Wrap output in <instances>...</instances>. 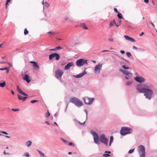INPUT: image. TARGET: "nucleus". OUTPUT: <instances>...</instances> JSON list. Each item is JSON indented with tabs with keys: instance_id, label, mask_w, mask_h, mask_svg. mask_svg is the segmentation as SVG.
Masks as SVG:
<instances>
[{
	"instance_id": "13",
	"label": "nucleus",
	"mask_w": 157,
	"mask_h": 157,
	"mask_svg": "<svg viewBox=\"0 0 157 157\" xmlns=\"http://www.w3.org/2000/svg\"><path fill=\"white\" fill-rule=\"evenodd\" d=\"M135 79L137 81L140 83H141L144 81V79L141 77L136 76L135 78Z\"/></svg>"
},
{
	"instance_id": "25",
	"label": "nucleus",
	"mask_w": 157,
	"mask_h": 157,
	"mask_svg": "<svg viewBox=\"0 0 157 157\" xmlns=\"http://www.w3.org/2000/svg\"><path fill=\"white\" fill-rule=\"evenodd\" d=\"M113 136H111L110 138V141L109 144V146H110L111 145V144L112 142H113Z\"/></svg>"
},
{
	"instance_id": "45",
	"label": "nucleus",
	"mask_w": 157,
	"mask_h": 157,
	"mask_svg": "<svg viewBox=\"0 0 157 157\" xmlns=\"http://www.w3.org/2000/svg\"><path fill=\"white\" fill-rule=\"evenodd\" d=\"M0 132L1 133H3V134H6V135L8 134V133H7L6 132H5V131H1Z\"/></svg>"
},
{
	"instance_id": "62",
	"label": "nucleus",
	"mask_w": 157,
	"mask_h": 157,
	"mask_svg": "<svg viewBox=\"0 0 157 157\" xmlns=\"http://www.w3.org/2000/svg\"><path fill=\"white\" fill-rule=\"evenodd\" d=\"M11 0H7L6 2L8 3H9L10 2Z\"/></svg>"
},
{
	"instance_id": "6",
	"label": "nucleus",
	"mask_w": 157,
	"mask_h": 157,
	"mask_svg": "<svg viewBox=\"0 0 157 157\" xmlns=\"http://www.w3.org/2000/svg\"><path fill=\"white\" fill-rule=\"evenodd\" d=\"M91 133L93 136L94 142L96 144H99V138L98 134L96 132H92Z\"/></svg>"
},
{
	"instance_id": "19",
	"label": "nucleus",
	"mask_w": 157,
	"mask_h": 157,
	"mask_svg": "<svg viewBox=\"0 0 157 157\" xmlns=\"http://www.w3.org/2000/svg\"><path fill=\"white\" fill-rule=\"evenodd\" d=\"M18 99L19 100H22L23 101H25V100L28 98L27 97H23L19 94L17 95Z\"/></svg>"
},
{
	"instance_id": "35",
	"label": "nucleus",
	"mask_w": 157,
	"mask_h": 157,
	"mask_svg": "<svg viewBox=\"0 0 157 157\" xmlns=\"http://www.w3.org/2000/svg\"><path fill=\"white\" fill-rule=\"evenodd\" d=\"M7 63L8 64H9L10 66L11 67H12V65L11 64V63H7V62H0V63Z\"/></svg>"
},
{
	"instance_id": "41",
	"label": "nucleus",
	"mask_w": 157,
	"mask_h": 157,
	"mask_svg": "<svg viewBox=\"0 0 157 157\" xmlns=\"http://www.w3.org/2000/svg\"><path fill=\"white\" fill-rule=\"evenodd\" d=\"M126 53L127 56L128 57H129L131 56V54L129 52H127Z\"/></svg>"
},
{
	"instance_id": "12",
	"label": "nucleus",
	"mask_w": 157,
	"mask_h": 157,
	"mask_svg": "<svg viewBox=\"0 0 157 157\" xmlns=\"http://www.w3.org/2000/svg\"><path fill=\"white\" fill-rule=\"evenodd\" d=\"M138 152L140 154L145 152V148L142 145L139 146L138 147Z\"/></svg>"
},
{
	"instance_id": "56",
	"label": "nucleus",
	"mask_w": 157,
	"mask_h": 157,
	"mask_svg": "<svg viewBox=\"0 0 157 157\" xmlns=\"http://www.w3.org/2000/svg\"><path fill=\"white\" fill-rule=\"evenodd\" d=\"M130 77H128V76H125V78L127 79H129Z\"/></svg>"
},
{
	"instance_id": "40",
	"label": "nucleus",
	"mask_w": 157,
	"mask_h": 157,
	"mask_svg": "<svg viewBox=\"0 0 157 157\" xmlns=\"http://www.w3.org/2000/svg\"><path fill=\"white\" fill-rule=\"evenodd\" d=\"M20 94H21L23 95H24V96H28V95L25 94V93H24V92L22 91L20 93Z\"/></svg>"
},
{
	"instance_id": "53",
	"label": "nucleus",
	"mask_w": 157,
	"mask_h": 157,
	"mask_svg": "<svg viewBox=\"0 0 157 157\" xmlns=\"http://www.w3.org/2000/svg\"><path fill=\"white\" fill-rule=\"evenodd\" d=\"M144 2L146 3H148L149 2V0H144Z\"/></svg>"
},
{
	"instance_id": "38",
	"label": "nucleus",
	"mask_w": 157,
	"mask_h": 157,
	"mask_svg": "<svg viewBox=\"0 0 157 157\" xmlns=\"http://www.w3.org/2000/svg\"><path fill=\"white\" fill-rule=\"evenodd\" d=\"M132 83V82L130 81H128L126 83V85H131Z\"/></svg>"
},
{
	"instance_id": "3",
	"label": "nucleus",
	"mask_w": 157,
	"mask_h": 157,
	"mask_svg": "<svg viewBox=\"0 0 157 157\" xmlns=\"http://www.w3.org/2000/svg\"><path fill=\"white\" fill-rule=\"evenodd\" d=\"M148 88H146L144 93L146 97L150 100L153 94V92L152 90L149 89Z\"/></svg>"
},
{
	"instance_id": "48",
	"label": "nucleus",
	"mask_w": 157,
	"mask_h": 157,
	"mask_svg": "<svg viewBox=\"0 0 157 157\" xmlns=\"http://www.w3.org/2000/svg\"><path fill=\"white\" fill-rule=\"evenodd\" d=\"M50 115V113H49L48 110V114L46 115V117H48Z\"/></svg>"
},
{
	"instance_id": "5",
	"label": "nucleus",
	"mask_w": 157,
	"mask_h": 157,
	"mask_svg": "<svg viewBox=\"0 0 157 157\" xmlns=\"http://www.w3.org/2000/svg\"><path fill=\"white\" fill-rule=\"evenodd\" d=\"M146 88H148L146 85L143 86L142 85H139L137 86L136 89L137 91L140 93H144Z\"/></svg>"
},
{
	"instance_id": "20",
	"label": "nucleus",
	"mask_w": 157,
	"mask_h": 157,
	"mask_svg": "<svg viewBox=\"0 0 157 157\" xmlns=\"http://www.w3.org/2000/svg\"><path fill=\"white\" fill-rule=\"evenodd\" d=\"M111 152L110 151H105V154L103 155V156L104 157H109L110 156V155L108 154L111 153Z\"/></svg>"
},
{
	"instance_id": "47",
	"label": "nucleus",
	"mask_w": 157,
	"mask_h": 157,
	"mask_svg": "<svg viewBox=\"0 0 157 157\" xmlns=\"http://www.w3.org/2000/svg\"><path fill=\"white\" fill-rule=\"evenodd\" d=\"M114 11H115V12H116V13H118L119 12L117 10V8H114Z\"/></svg>"
},
{
	"instance_id": "30",
	"label": "nucleus",
	"mask_w": 157,
	"mask_h": 157,
	"mask_svg": "<svg viewBox=\"0 0 157 157\" xmlns=\"http://www.w3.org/2000/svg\"><path fill=\"white\" fill-rule=\"evenodd\" d=\"M140 154V157H145V152L141 153Z\"/></svg>"
},
{
	"instance_id": "16",
	"label": "nucleus",
	"mask_w": 157,
	"mask_h": 157,
	"mask_svg": "<svg viewBox=\"0 0 157 157\" xmlns=\"http://www.w3.org/2000/svg\"><path fill=\"white\" fill-rule=\"evenodd\" d=\"M74 65L73 62H70L68 63L65 67L64 69L65 70H67L70 69V67Z\"/></svg>"
},
{
	"instance_id": "27",
	"label": "nucleus",
	"mask_w": 157,
	"mask_h": 157,
	"mask_svg": "<svg viewBox=\"0 0 157 157\" xmlns=\"http://www.w3.org/2000/svg\"><path fill=\"white\" fill-rule=\"evenodd\" d=\"M6 84V83L5 82H3L2 83H0V86L3 87L5 86Z\"/></svg>"
},
{
	"instance_id": "51",
	"label": "nucleus",
	"mask_w": 157,
	"mask_h": 157,
	"mask_svg": "<svg viewBox=\"0 0 157 157\" xmlns=\"http://www.w3.org/2000/svg\"><path fill=\"white\" fill-rule=\"evenodd\" d=\"M120 52L122 54H124V53H125V52L123 50H121Z\"/></svg>"
},
{
	"instance_id": "7",
	"label": "nucleus",
	"mask_w": 157,
	"mask_h": 157,
	"mask_svg": "<svg viewBox=\"0 0 157 157\" xmlns=\"http://www.w3.org/2000/svg\"><path fill=\"white\" fill-rule=\"evenodd\" d=\"M55 77L59 79L61 77L63 74V72L62 70L59 69L55 71Z\"/></svg>"
},
{
	"instance_id": "57",
	"label": "nucleus",
	"mask_w": 157,
	"mask_h": 157,
	"mask_svg": "<svg viewBox=\"0 0 157 157\" xmlns=\"http://www.w3.org/2000/svg\"><path fill=\"white\" fill-rule=\"evenodd\" d=\"M132 48H133V49H137V48L135 46H133Z\"/></svg>"
},
{
	"instance_id": "18",
	"label": "nucleus",
	"mask_w": 157,
	"mask_h": 157,
	"mask_svg": "<svg viewBox=\"0 0 157 157\" xmlns=\"http://www.w3.org/2000/svg\"><path fill=\"white\" fill-rule=\"evenodd\" d=\"M23 79L27 81L28 83H29L30 81L31 80L29 78V76L27 74H25V77L23 78Z\"/></svg>"
},
{
	"instance_id": "63",
	"label": "nucleus",
	"mask_w": 157,
	"mask_h": 157,
	"mask_svg": "<svg viewBox=\"0 0 157 157\" xmlns=\"http://www.w3.org/2000/svg\"><path fill=\"white\" fill-rule=\"evenodd\" d=\"M11 92L12 94H14V92L13 91L11 90Z\"/></svg>"
},
{
	"instance_id": "8",
	"label": "nucleus",
	"mask_w": 157,
	"mask_h": 157,
	"mask_svg": "<svg viewBox=\"0 0 157 157\" xmlns=\"http://www.w3.org/2000/svg\"><path fill=\"white\" fill-rule=\"evenodd\" d=\"M55 57L56 60H59L60 58V56L59 54L57 53L52 54L49 56V60H52V59Z\"/></svg>"
},
{
	"instance_id": "15",
	"label": "nucleus",
	"mask_w": 157,
	"mask_h": 157,
	"mask_svg": "<svg viewBox=\"0 0 157 157\" xmlns=\"http://www.w3.org/2000/svg\"><path fill=\"white\" fill-rule=\"evenodd\" d=\"M30 63L33 64V67L34 69H36V70H38L40 69L39 66L35 61H30Z\"/></svg>"
},
{
	"instance_id": "52",
	"label": "nucleus",
	"mask_w": 157,
	"mask_h": 157,
	"mask_svg": "<svg viewBox=\"0 0 157 157\" xmlns=\"http://www.w3.org/2000/svg\"><path fill=\"white\" fill-rule=\"evenodd\" d=\"M109 41H110L111 42H113V39L112 38L109 39Z\"/></svg>"
},
{
	"instance_id": "4",
	"label": "nucleus",
	"mask_w": 157,
	"mask_h": 157,
	"mask_svg": "<svg viewBox=\"0 0 157 157\" xmlns=\"http://www.w3.org/2000/svg\"><path fill=\"white\" fill-rule=\"evenodd\" d=\"M87 60L83 59H81L77 60L76 65L78 67H80L84 65L85 63L87 64Z\"/></svg>"
},
{
	"instance_id": "2",
	"label": "nucleus",
	"mask_w": 157,
	"mask_h": 157,
	"mask_svg": "<svg viewBox=\"0 0 157 157\" xmlns=\"http://www.w3.org/2000/svg\"><path fill=\"white\" fill-rule=\"evenodd\" d=\"M70 101V102L74 104L78 107H80L83 105L82 102L75 97L71 98Z\"/></svg>"
},
{
	"instance_id": "36",
	"label": "nucleus",
	"mask_w": 157,
	"mask_h": 157,
	"mask_svg": "<svg viewBox=\"0 0 157 157\" xmlns=\"http://www.w3.org/2000/svg\"><path fill=\"white\" fill-rule=\"evenodd\" d=\"M63 48H62L60 46H58L55 48V49L56 51L59 49H62Z\"/></svg>"
},
{
	"instance_id": "22",
	"label": "nucleus",
	"mask_w": 157,
	"mask_h": 157,
	"mask_svg": "<svg viewBox=\"0 0 157 157\" xmlns=\"http://www.w3.org/2000/svg\"><path fill=\"white\" fill-rule=\"evenodd\" d=\"M80 26L83 29H88V28L86 26V24L85 23H82L80 24Z\"/></svg>"
},
{
	"instance_id": "9",
	"label": "nucleus",
	"mask_w": 157,
	"mask_h": 157,
	"mask_svg": "<svg viewBox=\"0 0 157 157\" xmlns=\"http://www.w3.org/2000/svg\"><path fill=\"white\" fill-rule=\"evenodd\" d=\"M100 140L102 143H104L106 145V146H107L108 140L106 138L104 134H102L101 135L100 138Z\"/></svg>"
},
{
	"instance_id": "64",
	"label": "nucleus",
	"mask_w": 157,
	"mask_h": 157,
	"mask_svg": "<svg viewBox=\"0 0 157 157\" xmlns=\"http://www.w3.org/2000/svg\"><path fill=\"white\" fill-rule=\"evenodd\" d=\"M45 4L48 5V6H49V5L48 4V3L47 2H45Z\"/></svg>"
},
{
	"instance_id": "39",
	"label": "nucleus",
	"mask_w": 157,
	"mask_h": 157,
	"mask_svg": "<svg viewBox=\"0 0 157 157\" xmlns=\"http://www.w3.org/2000/svg\"><path fill=\"white\" fill-rule=\"evenodd\" d=\"M134 149H132L128 151V153L129 154L132 153L134 151Z\"/></svg>"
},
{
	"instance_id": "31",
	"label": "nucleus",
	"mask_w": 157,
	"mask_h": 157,
	"mask_svg": "<svg viewBox=\"0 0 157 157\" xmlns=\"http://www.w3.org/2000/svg\"><path fill=\"white\" fill-rule=\"evenodd\" d=\"M124 37L126 39L128 40H129L130 38V37L129 36L126 35H124Z\"/></svg>"
},
{
	"instance_id": "28",
	"label": "nucleus",
	"mask_w": 157,
	"mask_h": 157,
	"mask_svg": "<svg viewBox=\"0 0 157 157\" xmlns=\"http://www.w3.org/2000/svg\"><path fill=\"white\" fill-rule=\"evenodd\" d=\"M117 17L119 19H122L123 18L122 14L120 12L118 13Z\"/></svg>"
},
{
	"instance_id": "55",
	"label": "nucleus",
	"mask_w": 157,
	"mask_h": 157,
	"mask_svg": "<svg viewBox=\"0 0 157 157\" xmlns=\"http://www.w3.org/2000/svg\"><path fill=\"white\" fill-rule=\"evenodd\" d=\"M50 50L51 51H56V50L55 49V48H54V49H50Z\"/></svg>"
},
{
	"instance_id": "60",
	"label": "nucleus",
	"mask_w": 157,
	"mask_h": 157,
	"mask_svg": "<svg viewBox=\"0 0 157 157\" xmlns=\"http://www.w3.org/2000/svg\"><path fill=\"white\" fill-rule=\"evenodd\" d=\"M92 62H93V63H96V61L95 60H92Z\"/></svg>"
},
{
	"instance_id": "44",
	"label": "nucleus",
	"mask_w": 157,
	"mask_h": 157,
	"mask_svg": "<svg viewBox=\"0 0 157 157\" xmlns=\"http://www.w3.org/2000/svg\"><path fill=\"white\" fill-rule=\"evenodd\" d=\"M68 145L70 146H72L73 147L74 146V144H73V143H72V142H70L68 144Z\"/></svg>"
},
{
	"instance_id": "50",
	"label": "nucleus",
	"mask_w": 157,
	"mask_h": 157,
	"mask_svg": "<svg viewBox=\"0 0 157 157\" xmlns=\"http://www.w3.org/2000/svg\"><path fill=\"white\" fill-rule=\"evenodd\" d=\"M150 24L152 25L154 27V28H155V26L154 25V24L152 22H151V21H150Z\"/></svg>"
},
{
	"instance_id": "43",
	"label": "nucleus",
	"mask_w": 157,
	"mask_h": 157,
	"mask_svg": "<svg viewBox=\"0 0 157 157\" xmlns=\"http://www.w3.org/2000/svg\"><path fill=\"white\" fill-rule=\"evenodd\" d=\"M38 101V100H32L30 101V102L31 103H34L36 102H37Z\"/></svg>"
},
{
	"instance_id": "49",
	"label": "nucleus",
	"mask_w": 157,
	"mask_h": 157,
	"mask_svg": "<svg viewBox=\"0 0 157 157\" xmlns=\"http://www.w3.org/2000/svg\"><path fill=\"white\" fill-rule=\"evenodd\" d=\"M75 39H76L77 42H78L79 41V38H77V37H75Z\"/></svg>"
},
{
	"instance_id": "14",
	"label": "nucleus",
	"mask_w": 157,
	"mask_h": 157,
	"mask_svg": "<svg viewBox=\"0 0 157 157\" xmlns=\"http://www.w3.org/2000/svg\"><path fill=\"white\" fill-rule=\"evenodd\" d=\"M120 71L123 73L124 75H128V77H131L132 74L129 71H125L123 69H120Z\"/></svg>"
},
{
	"instance_id": "26",
	"label": "nucleus",
	"mask_w": 157,
	"mask_h": 157,
	"mask_svg": "<svg viewBox=\"0 0 157 157\" xmlns=\"http://www.w3.org/2000/svg\"><path fill=\"white\" fill-rule=\"evenodd\" d=\"M17 89L18 92L20 94L22 91L18 85L17 86Z\"/></svg>"
},
{
	"instance_id": "29",
	"label": "nucleus",
	"mask_w": 157,
	"mask_h": 157,
	"mask_svg": "<svg viewBox=\"0 0 157 157\" xmlns=\"http://www.w3.org/2000/svg\"><path fill=\"white\" fill-rule=\"evenodd\" d=\"M29 33L28 31L27 30V28H25L24 30V33L25 35Z\"/></svg>"
},
{
	"instance_id": "23",
	"label": "nucleus",
	"mask_w": 157,
	"mask_h": 157,
	"mask_svg": "<svg viewBox=\"0 0 157 157\" xmlns=\"http://www.w3.org/2000/svg\"><path fill=\"white\" fill-rule=\"evenodd\" d=\"M6 70V73H8L9 72L10 69L7 67H5L3 68H0V70Z\"/></svg>"
},
{
	"instance_id": "42",
	"label": "nucleus",
	"mask_w": 157,
	"mask_h": 157,
	"mask_svg": "<svg viewBox=\"0 0 157 157\" xmlns=\"http://www.w3.org/2000/svg\"><path fill=\"white\" fill-rule=\"evenodd\" d=\"M48 33L50 34L51 35H53V36L55 35L56 34L54 32H48Z\"/></svg>"
},
{
	"instance_id": "58",
	"label": "nucleus",
	"mask_w": 157,
	"mask_h": 157,
	"mask_svg": "<svg viewBox=\"0 0 157 157\" xmlns=\"http://www.w3.org/2000/svg\"><path fill=\"white\" fill-rule=\"evenodd\" d=\"M122 59L124 60V61H125L127 62H128V61H127V60L125 59H124L123 58H122Z\"/></svg>"
},
{
	"instance_id": "61",
	"label": "nucleus",
	"mask_w": 157,
	"mask_h": 157,
	"mask_svg": "<svg viewBox=\"0 0 157 157\" xmlns=\"http://www.w3.org/2000/svg\"><path fill=\"white\" fill-rule=\"evenodd\" d=\"M144 34V33L142 32L141 33L140 35V36H142Z\"/></svg>"
},
{
	"instance_id": "17",
	"label": "nucleus",
	"mask_w": 157,
	"mask_h": 157,
	"mask_svg": "<svg viewBox=\"0 0 157 157\" xmlns=\"http://www.w3.org/2000/svg\"><path fill=\"white\" fill-rule=\"evenodd\" d=\"M86 74V72L84 71L82 73L76 75H74V76L77 78H80L82 77L83 75Z\"/></svg>"
},
{
	"instance_id": "54",
	"label": "nucleus",
	"mask_w": 157,
	"mask_h": 157,
	"mask_svg": "<svg viewBox=\"0 0 157 157\" xmlns=\"http://www.w3.org/2000/svg\"><path fill=\"white\" fill-rule=\"evenodd\" d=\"M79 122V123L80 124H82V125H83L85 123V121L83 123H81L80 122Z\"/></svg>"
},
{
	"instance_id": "11",
	"label": "nucleus",
	"mask_w": 157,
	"mask_h": 157,
	"mask_svg": "<svg viewBox=\"0 0 157 157\" xmlns=\"http://www.w3.org/2000/svg\"><path fill=\"white\" fill-rule=\"evenodd\" d=\"M85 103L87 104L90 105L94 101V99L93 98H90L88 97H86L83 98Z\"/></svg>"
},
{
	"instance_id": "10",
	"label": "nucleus",
	"mask_w": 157,
	"mask_h": 157,
	"mask_svg": "<svg viewBox=\"0 0 157 157\" xmlns=\"http://www.w3.org/2000/svg\"><path fill=\"white\" fill-rule=\"evenodd\" d=\"M102 64L96 65L95 67L94 71L95 73L98 74L100 73L102 68Z\"/></svg>"
},
{
	"instance_id": "21",
	"label": "nucleus",
	"mask_w": 157,
	"mask_h": 157,
	"mask_svg": "<svg viewBox=\"0 0 157 157\" xmlns=\"http://www.w3.org/2000/svg\"><path fill=\"white\" fill-rule=\"evenodd\" d=\"M116 24V22L115 19H114L112 21L110 22L109 24V28H112L114 25Z\"/></svg>"
},
{
	"instance_id": "32",
	"label": "nucleus",
	"mask_w": 157,
	"mask_h": 157,
	"mask_svg": "<svg viewBox=\"0 0 157 157\" xmlns=\"http://www.w3.org/2000/svg\"><path fill=\"white\" fill-rule=\"evenodd\" d=\"M38 151L39 153V154H40V155H41V157H44V155L43 153L42 152H41V151Z\"/></svg>"
},
{
	"instance_id": "1",
	"label": "nucleus",
	"mask_w": 157,
	"mask_h": 157,
	"mask_svg": "<svg viewBox=\"0 0 157 157\" xmlns=\"http://www.w3.org/2000/svg\"><path fill=\"white\" fill-rule=\"evenodd\" d=\"M132 130L129 127H122L120 131L121 134L123 135L129 134L132 133Z\"/></svg>"
},
{
	"instance_id": "37",
	"label": "nucleus",
	"mask_w": 157,
	"mask_h": 157,
	"mask_svg": "<svg viewBox=\"0 0 157 157\" xmlns=\"http://www.w3.org/2000/svg\"><path fill=\"white\" fill-rule=\"evenodd\" d=\"M129 41H130L132 42H135L136 41L132 37H130L129 39Z\"/></svg>"
},
{
	"instance_id": "59",
	"label": "nucleus",
	"mask_w": 157,
	"mask_h": 157,
	"mask_svg": "<svg viewBox=\"0 0 157 157\" xmlns=\"http://www.w3.org/2000/svg\"><path fill=\"white\" fill-rule=\"evenodd\" d=\"M45 123L46 124H48V125H49V124H50L49 123L48 121H45Z\"/></svg>"
},
{
	"instance_id": "24",
	"label": "nucleus",
	"mask_w": 157,
	"mask_h": 157,
	"mask_svg": "<svg viewBox=\"0 0 157 157\" xmlns=\"http://www.w3.org/2000/svg\"><path fill=\"white\" fill-rule=\"evenodd\" d=\"M26 144L27 147H29L32 145V142L30 141H29L26 143Z\"/></svg>"
},
{
	"instance_id": "46",
	"label": "nucleus",
	"mask_w": 157,
	"mask_h": 157,
	"mask_svg": "<svg viewBox=\"0 0 157 157\" xmlns=\"http://www.w3.org/2000/svg\"><path fill=\"white\" fill-rule=\"evenodd\" d=\"M12 110L13 111H18L19 110V109H12Z\"/></svg>"
},
{
	"instance_id": "33",
	"label": "nucleus",
	"mask_w": 157,
	"mask_h": 157,
	"mask_svg": "<svg viewBox=\"0 0 157 157\" xmlns=\"http://www.w3.org/2000/svg\"><path fill=\"white\" fill-rule=\"evenodd\" d=\"M24 156L29 157V154L27 152L25 153L23 155Z\"/></svg>"
},
{
	"instance_id": "34",
	"label": "nucleus",
	"mask_w": 157,
	"mask_h": 157,
	"mask_svg": "<svg viewBox=\"0 0 157 157\" xmlns=\"http://www.w3.org/2000/svg\"><path fill=\"white\" fill-rule=\"evenodd\" d=\"M122 67L124 69H129V67H126L125 65H124L122 66Z\"/></svg>"
}]
</instances>
